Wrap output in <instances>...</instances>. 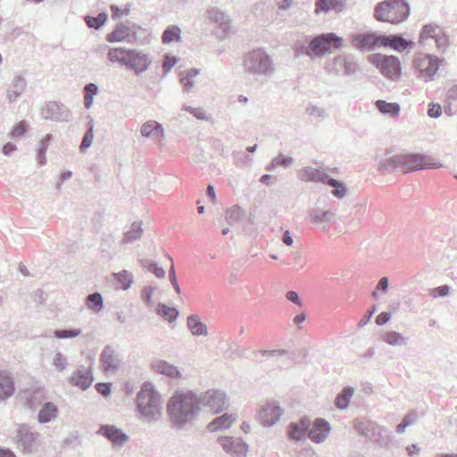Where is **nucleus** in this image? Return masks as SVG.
<instances>
[{
    "label": "nucleus",
    "instance_id": "nucleus-24",
    "mask_svg": "<svg viewBox=\"0 0 457 457\" xmlns=\"http://www.w3.org/2000/svg\"><path fill=\"white\" fill-rule=\"evenodd\" d=\"M310 426L311 420L306 417L301 419L298 422H292L289 425V437L295 441L303 439L308 432Z\"/></svg>",
    "mask_w": 457,
    "mask_h": 457
},
{
    "label": "nucleus",
    "instance_id": "nucleus-54",
    "mask_svg": "<svg viewBox=\"0 0 457 457\" xmlns=\"http://www.w3.org/2000/svg\"><path fill=\"white\" fill-rule=\"evenodd\" d=\"M94 134H93V124H90L87 130L83 136L82 142L80 144V150L83 152L87 149L93 141Z\"/></svg>",
    "mask_w": 457,
    "mask_h": 457
},
{
    "label": "nucleus",
    "instance_id": "nucleus-62",
    "mask_svg": "<svg viewBox=\"0 0 457 457\" xmlns=\"http://www.w3.org/2000/svg\"><path fill=\"white\" fill-rule=\"evenodd\" d=\"M169 278L173 286L175 291L177 294H180V287L177 280L176 272L173 264L171 265L170 270H169Z\"/></svg>",
    "mask_w": 457,
    "mask_h": 457
},
{
    "label": "nucleus",
    "instance_id": "nucleus-4",
    "mask_svg": "<svg viewBox=\"0 0 457 457\" xmlns=\"http://www.w3.org/2000/svg\"><path fill=\"white\" fill-rule=\"evenodd\" d=\"M352 45L364 51H372L376 47L385 46L400 51V36H386L377 33H360L353 35L351 39Z\"/></svg>",
    "mask_w": 457,
    "mask_h": 457
},
{
    "label": "nucleus",
    "instance_id": "nucleus-22",
    "mask_svg": "<svg viewBox=\"0 0 457 457\" xmlns=\"http://www.w3.org/2000/svg\"><path fill=\"white\" fill-rule=\"evenodd\" d=\"M329 175L322 169L305 167L299 171V179L305 182H321L326 184Z\"/></svg>",
    "mask_w": 457,
    "mask_h": 457
},
{
    "label": "nucleus",
    "instance_id": "nucleus-28",
    "mask_svg": "<svg viewBox=\"0 0 457 457\" xmlns=\"http://www.w3.org/2000/svg\"><path fill=\"white\" fill-rule=\"evenodd\" d=\"M393 150L387 149L385 157L379 161V170L385 173L394 171L400 164V157L397 154H392Z\"/></svg>",
    "mask_w": 457,
    "mask_h": 457
},
{
    "label": "nucleus",
    "instance_id": "nucleus-43",
    "mask_svg": "<svg viewBox=\"0 0 457 457\" xmlns=\"http://www.w3.org/2000/svg\"><path fill=\"white\" fill-rule=\"evenodd\" d=\"M244 215V211L238 205H233L230 208L227 209L225 219L228 225L233 226L235 223L238 222Z\"/></svg>",
    "mask_w": 457,
    "mask_h": 457
},
{
    "label": "nucleus",
    "instance_id": "nucleus-21",
    "mask_svg": "<svg viewBox=\"0 0 457 457\" xmlns=\"http://www.w3.org/2000/svg\"><path fill=\"white\" fill-rule=\"evenodd\" d=\"M330 431V425L324 419H316L308 428V437L314 443L323 442Z\"/></svg>",
    "mask_w": 457,
    "mask_h": 457
},
{
    "label": "nucleus",
    "instance_id": "nucleus-51",
    "mask_svg": "<svg viewBox=\"0 0 457 457\" xmlns=\"http://www.w3.org/2000/svg\"><path fill=\"white\" fill-rule=\"evenodd\" d=\"M81 334L79 328H65V329H55L54 336L59 339L72 338L79 337Z\"/></svg>",
    "mask_w": 457,
    "mask_h": 457
},
{
    "label": "nucleus",
    "instance_id": "nucleus-37",
    "mask_svg": "<svg viewBox=\"0 0 457 457\" xmlns=\"http://www.w3.org/2000/svg\"><path fill=\"white\" fill-rule=\"evenodd\" d=\"M143 235V228L141 222H133L130 229L124 233L121 240L122 244H132L138 240Z\"/></svg>",
    "mask_w": 457,
    "mask_h": 457
},
{
    "label": "nucleus",
    "instance_id": "nucleus-18",
    "mask_svg": "<svg viewBox=\"0 0 457 457\" xmlns=\"http://www.w3.org/2000/svg\"><path fill=\"white\" fill-rule=\"evenodd\" d=\"M434 39L437 49L445 50L449 45V37L439 26L435 24L425 25L420 36V41Z\"/></svg>",
    "mask_w": 457,
    "mask_h": 457
},
{
    "label": "nucleus",
    "instance_id": "nucleus-47",
    "mask_svg": "<svg viewBox=\"0 0 457 457\" xmlns=\"http://www.w3.org/2000/svg\"><path fill=\"white\" fill-rule=\"evenodd\" d=\"M327 185L332 187L334 189L332 195L337 198H343L346 193V187L345 184L337 179L329 177Z\"/></svg>",
    "mask_w": 457,
    "mask_h": 457
},
{
    "label": "nucleus",
    "instance_id": "nucleus-34",
    "mask_svg": "<svg viewBox=\"0 0 457 457\" xmlns=\"http://www.w3.org/2000/svg\"><path fill=\"white\" fill-rule=\"evenodd\" d=\"M309 215L311 221L315 224H327L335 217V213L329 210H321L320 208L312 209Z\"/></svg>",
    "mask_w": 457,
    "mask_h": 457
},
{
    "label": "nucleus",
    "instance_id": "nucleus-64",
    "mask_svg": "<svg viewBox=\"0 0 457 457\" xmlns=\"http://www.w3.org/2000/svg\"><path fill=\"white\" fill-rule=\"evenodd\" d=\"M96 388L97 392L104 396H107L111 393V384L109 383H97Z\"/></svg>",
    "mask_w": 457,
    "mask_h": 457
},
{
    "label": "nucleus",
    "instance_id": "nucleus-9",
    "mask_svg": "<svg viewBox=\"0 0 457 457\" xmlns=\"http://www.w3.org/2000/svg\"><path fill=\"white\" fill-rule=\"evenodd\" d=\"M197 400L201 409L208 407L214 413L221 412L228 407L227 395L220 390H207L197 393Z\"/></svg>",
    "mask_w": 457,
    "mask_h": 457
},
{
    "label": "nucleus",
    "instance_id": "nucleus-50",
    "mask_svg": "<svg viewBox=\"0 0 457 457\" xmlns=\"http://www.w3.org/2000/svg\"><path fill=\"white\" fill-rule=\"evenodd\" d=\"M52 364L57 371H63L68 366V358L61 352H56L54 354Z\"/></svg>",
    "mask_w": 457,
    "mask_h": 457
},
{
    "label": "nucleus",
    "instance_id": "nucleus-8",
    "mask_svg": "<svg viewBox=\"0 0 457 457\" xmlns=\"http://www.w3.org/2000/svg\"><path fill=\"white\" fill-rule=\"evenodd\" d=\"M439 160L428 154H407L402 158V171L411 172L424 169H440Z\"/></svg>",
    "mask_w": 457,
    "mask_h": 457
},
{
    "label": "nucleus",
    "instance_id": "nucleus-7",
    "mask_svg": "<svg viewBox=\"0 0 457 457\" xmlns=\"http://www.w3.org/2000/svg\"><path fill=\"white\" fill-rule=\"evenodd\" d=\"M445 64V59L431 54H421L414 57L413 66L417 76L424 82L436 79L441 66Z\"/></svg>",
    "mask_w": 457,
    "mask_h": 457
},
{
    "label": "nucleus",
    "instance_id": "nucleus-12",
    "mask_svg": "<svg viewBox=\"0 0 457 457\" xmlns=\"http://www.w3.org/2000/svg\"><path fill=\"white\" fill-rule=\"evenodd\" d=\"M371 62L379 67L381 72L387 78L396 79L400 77V62L394 55L375 54Z\"/></svg>",
    "mask_w": 457,
    "mask_h": 457
},
{
    "label": "nucleus",
    "instance_id": "nucleus-33",
    "mask_svg": "<svg viewBox=\"0 0 457 457\" xmlns=\"http://www.w3.org/2000/svg\"><path fill=\"white\" fill-rule=\"evenodd\" d=\"M135 25H133V29H131L129 27L124 24L117 25L116 29L111 34H109L106 38L111 43L120 42L123 40L129 41L130 31H132L135 34Z\"/></svg>",
    "mask_w": 457,
    "mask_h": 457
},
{
    "label": "nucleus",
    "instance_id": "nucleus-49",
    "mask_svg": "<svg viewBox=\"0 0 457 457\" xmlns=\"http://www.w3.org/2000/svg\"><path fill=\"white\" fill-rule=\"evenodd\" d=\"M389 287V281L386 277L381 278L375 290L372 293V298L375 301H378L382 295H385L387 293Z\"/></svg>",
    "mask_w": 457,
    "mask_h": 457
},
{
    "label": "nucleus",
    "instance_id": "nucleus-3",
    "mask_svg": "<svg viewBox=\"0 0 457 457\" xmlns=\"http://www.w3.org/2000/svg\"><path fill=\"white\" fill-rule=\"evenodd\" d=\"M107 55L110 62H119L135 71L137 74L146 71L152 62L148 54L137 49L111 48Z\"/></svg>",
    "mask_w": 457,
    "mask_h": 457
},
{
    "label": "nucleus",
    "instance_id": "nucleus-48",
    "mask_svg": "<svg viewBox=\"0 0 457 457\" xmlns=\"http://www.w3.org/2000/svg\"><path fill=\"white\" fill-rule=\"evenodd\" d=\"M107 13L100 12L96 17L86 16L85 21L89 28L99 29L107 21Z\"/></svg>",
    "mask_w": 457,
    "mask_h": 457
},
{
    "label": "nucleus",
    "instance_id": "nucleus-2",
    "mask_svg": "<svg viewBox=\"0 0 457 457\" xmlns=\"http://www.w3.org/2000/svg\"><path fill=\"white\" fill-rule=\"evenodd\" d=\"M136 403L137 418L143 423L154 425L162 420L163 403L153 384L145 382L141 386Z\"/></svg>",
    "mask_w": 457,
    "mask_h": 457
},
{
    "label": "nucleus",
    "instance_id": "nucleus-5",
    "mask_svg": "<svg viewBox=\"0 0 457 457\" xmlns=\"http://www.w3.org/2000/svg\"><path fill=\"white\" fill-rule=\"evenodd\" d=\"M244 67L253 75L270 77L275 72L273 62L262 49H254L245 55Z\"/></svg>",
    "mask_w": 457,
    "mask_h": 457
},
{
    "label": "nucleus",
    "instance_id": "nucleus-52",
    "mask_svg": "<svg viewBox=\"0 0 457 457\" xmlns=\"http://www.w3.org/2000/svg\"><path fill=\"white\" fill-rule=\"evenodd\" d=\"M114 276L124 290L128 289L133 282L132 276L127 270L115 273Z\"/></svg>",
    "mask_w": 457,
    "mask_h": 457
},
{
    "label": "nucleus",
    "instance_id": "nucleus-15",
    "mask_svg": "<svg viewBox=\"0 0 457 457\" xmlns=\"http://www.w3.org/2000/svg\"><path fill=\"white\" fill-rule=\"evenodd\" d=\"M42 116L45 120L55 122H67L70 120L71 112L62 104L58 102H48L42 108Z\"/></svg>",
    "mask_w": 457,
    "mask_h": 457
},
{
    "label": "nucleus",
    "instance_id": "nucleus-59",
    "mask_svg": "<svg viewBox=\"0 0 457 457\" xmlns=\"http://www.w3.org/2000/svg\"><path fill=\"white\" fill-rule=\"evenodd\" d=\"M27 131V124L24 120L20 121L18 124L14 126L12 129L11 135L12 137H20L25 134Z\"/></svg>",
    "mask_w": 457,
    "mask_h": 457
},
{
    "label": "nucleus",
    "instance_id": "nucleus-26",
    "mask_svg": "<svg viewBox=\"0 0 457 457\" xmlns=\"http://www.w3.org/2000/svg\"><path fill=\"white\" fill-rule=\"evenodd\" d=\"M236 420V415L224 413L215 418L212 421H211L207 426V429L210 432H217L221 431L223 429H227L230 428V426L235 422Z\"/></svg>",
    "mask_w": 457,
    "mask_h": 457
},
{
    "label": "nucleus",
    "instance_id": "nucleus-38",
    "mask_svg": "<svg viewBox=\"0 0 457 457\" xmlns=\"http://www.w3.org/2000/svg\"><path fill=\"white\" fill-rule=\"evenodd\" d=\"M354 388L352 386L345 387L336 397L335 405L337 408L340 410H345L348 405L351 398L354 394Z\"/></svg>",
    "mask_w": 457,
    "mask_h": 457
},
{
    "label": "nucleus",
    "instance_id": "nucleus-13",
    "mask_svg": "<svg viewBox=\"0 0 457 457\" xmlns=\"http://www.w3.org/2000/svg\"><path fill=\"white\" fill-rule=\"evenodd\" d=\"M39 434L32 431L27 425H21L17 429L15 439L22 451L31 453L37 449Z\"/></svg>",
    "mask_w": 457,
    "mask_h": 457
},
{
    "label": "nucleus",
    "instance_id": "nucleus-31",
    "mask_svg": "<svg viewBox=\"0 0 457 457\" xmlns=\"http://www.w3.org/2000/svg\"><path fill=\"white\" fill-rule=\"evenodd\" d=\"M14 393V382L6 371L0 370V399H6Z\"/></svg>",
    "mask_w": 457,
    "mask_h": 457
},
{
    "label": "nucleus",
    "instance_id": "nucleus-11",
    "mask_svg": "<svg viewBox=\"0 0 457 457\" xmlns=\"http://www.w3.org/2000/svg\"><path fill=\"white\" fill-rule=\"evenodd\" d=\"M400 13V0H386L375 8V18L378 21L398 23Z\"/></svg>",
    "mask_w": 457,
    "mask_h": 457
},
{
    "label": "nucleus",
    "instance_id": "nucleus-56",
    "mask_svg": "<svg viewBox=\"0 0 457 457\" xmlns=\"http://www.w3.org/2000/svg\"><path fill=\"white\" fill-rule=\"evenodd\" d=\"M183 109L189 113H191L193 116H195L198 120H207L208 116L206 112L202 108H193L191 106H184Z\"/></svg>",
    "mask_w": 457,
    "mask_h": 457
},
{
    "label": "nucleus",
    "instance_id": "nucleus-60",
    "mask_svg": "<svg viewBox=\"0 0 457 457\" xmlns=\"http://www.w3.org/2000/svg\"><path fill=\"white\" fill-rule=\"evenodd\" d=\"M147 270L154 273L158 278H163L165 277V270L162 267H159L154 262L149 263Z\"/></svg>",
    "mask_w": 457,
    "mask_h": 457
},
{
    "label": "nucleus",
    "instance_id": "nucleus-55",
    "mask_svg": "<svg viewBox=\"0 0 457 457\" xmlns=\"http://www.w3.org/2000/svg\"><path fill=\"white\" fill-rule=\"evenodd\" d=\"M305 112L309 116L316 118H325L327 116V112L324 108L312 104H310L305 108Z\"/></svg>",
    "mask_w": 457,
    "mask_h": 457
},
{
    "label": "nucleus",
    "instance_id": "nucleus-58",
    "mask_svg": "<svg viewBox=\"0 0 457 457\" xmlns=\"http://www.w3.org/2000/svg\"><path fill=\"white\" fill-rule=\"evenodd\" d=\"M450 287L447 285H442L430 289V295L432 297L445 296L449 294Z\"/></svg>",
    "mask_w": 457,
    "mask_h": 457
},
{
    "label": "nucleus",
    "instance_id": "nucleus-57",
    "mask_svg": "<svg viewBox=\"0 0 457 457\" xmlns=\"http://www.w3.org/2000/svg\"><path fill=\"white\" fill-rule=\"evenodd\" d=\"M154 288L151 286L145 287L141 292V298L145 303L147 306L153 305L152 295L154 294Z\"/></svg>",
    "mask_w": 457,
    "mask_h": 457
},
{
    "label": "nucleus",
    "instance_id": "nucleus-6",
    "mask_svg": "<svg viewBox=\"0 0 457 457\" xmlns=\"http://www.w3.org/2000/svg\"><path fill=\"white\" fill-rule=\"evenodd\" d=\"M342 46V38L334 33L321 34L313 37L308 46H302L295 50L296 56L306 54L308 56L322 55L328 52L331 47L335 49L340 48Z\"/></svg>",
    "mask_w": 457,
    "mask_h": 457
},
{
    "label": "nucleus",
    "instance_id": "nucleus-20",
    "mask_svg": "<svg viewBox=\"0 0 457 457\" xmlns=\"http://www.w3.org/2000/svg\"><path fill=\"white\" fill-rule=\"evenodd\" d=\"M68 381L71 386H78L82 390H87L93 382L91 370L84 365H79L69 377Z\"/></svg>",
    "mask_w": 457,
    "mask_h": 457
},
{
    "label": "nucleus",
    "instance_id": "nucleus-35",
    "mask_svg": "<svg viewBox=\"0 0 457 457\" xmlns=\"http://www.w3.org/2000/svg\"><path fill=\"white\" fill-rule=\"evenodd\" d=\"M57 406L51 403H45L38 412L37 419L40 423H47L57 416Z\"/></svg>",
    "mask_w": 457,
    "mask_h": 457
},
{
    "label": "nucleus",
    "instance_id": "nucleus-42",
    "mask_svg": "<svg viewBox=\"0 0 457 457\" xmlns=\"http://www.w3.org/2000/svg\"><path fill=\"white\" fill-rule=\"evenodd\" d=\"M180 32V29L176 25L167 27L162 33V42L163 44H170L172 41H179Z\"/></svg>",
    "mask_w": 457,
    "mask_h": 457
},
{
    "label": "nucleus",
    "instance_id": "nucleus-29",
    "mask_svg": "<svg viewBox=\"0 0 457 457\" xmlns=\"http://www.w3.org/2000/svg\"><path fill=\"white\" fill-rule=\"evenodd\" d=\"M153 369L155 372L165 375L170 378H179L182 376L176 366L164 361H157L154 362Z\"/></svg>",
    "mask_w": 457,
    "mask_h": 457
},
{
    "label": "nucleus",
    "instance_id": "nucleus-32",
    "mask_svg": "<svg viewBox=\"0 0 457 457\" xmlns=\"http://www.w3.org/2000/svg\"><path fill=\"white\" fill-rule=\"evenodd\" d=\"M345 0H317L316 12L335 11L340 12L344 10Z\"/></svg>",
    "mask_w": 457,
    "mask_h": 457
},
{
    "label": "nucleus",
    "instance_id": "nucleus-19",
    "mask_svg": "<svg viewBox=\"0 0 457 457\" xmlns=\"http://www.w3.org/2000/svg\"><path fill=\"white\" fill-rule=\"evenodd\" d=\"M283 409L275 403H269L262 406L259 411L261 423L265 427L275 425L283 415Z\"/></svg>",
    "mask_w": 457,
    "mask_h": 457
},
{
    "label": "nucleus",
    "instance_id": "nucleus-40",
    "mask_svg": "<svg viewBox=\"0 0 457 457\" xmlns=\"http://www.w3.org/2000/svg\"><path fill=\"white\" fill-rule=\"evenodd\" d=\"M156 313L169 322H173L179 316V312L174 307H170L164 303H159L156 307Z\"/></svg>",
    "mask_w": 457,
    "mask_h": 457
},
{
    "label": "nucleus",
    "instance_id": "nucleus-25",
    "mask_svg": "<svg viewBox=\"0 0 457 457\" xmlns=\"http://www.w3.org/2000/svg\"><path fill=\"white\" fill-rule=\"evenodd\" d=\"M208 18L219 25L223 37L229 31L230 19L224 12L218 8H212L208 11Z\"/></svg>",
    "mask_w": 457,
    "mask_h": 457
},
{
    "label": "nucleus",
    "instance_id": "nucleus-36",
    "mask_svg": "<svg viewBox=\"0 0 457 457\" xmlns=\"http://www.w3.org/2000/svg\"><path fill=\"white\" fill-rule=\"evenodd\" d=\"M187 325L188 329L194 336H207L208 330L205 324L194 315H190L187 319Z\"/></svg>",
    "mask_w": 457,
    "mask_h": 457
},
{
    "label": "nucleus",
    "instance_id": "nucleus-44",
    "mask_svg": "<svg viewBox=\"0 0 457 457\" xmlns=\"http://www.w3.org/2000/svg\"><path fill=\"white\" fill-rule=\"evenodd\" d=\"M86 303L93 311L99 312L104 308L102 295L97 292L88 295L86 298Z\"/></svg>",
    "mask_w": 457,
    "mask_h": 457
},
{
    "label": "nucleus",
    "instance_id": "nucleus-45",
    "mask_svg": "<svg viewBox=\"0 0 457 457\" xmlns=\"http://www.w3.org/2000/svg\"><path fill=\"white\" fill-rule=\"evenodd\" d=\"M200 71L195 68H192L187 71H183L180 73V82L183 84L186 90L191 89L195 82L193 78L196 77L199 74Z\"/></svg>",
    "mask_w": 457,
    "mask_h": 457
},
{
    "label": "nucleus",
    "instance_id": "nucleus-10",
    "mask_svg": "<svg viewBox=\"0 0 457 457\" xmlns=\"http://www.w3.org/2000/svg\"><path fill=\"white\" fill-rule=\"evenodd\" d=\"M96 434L105 437L115 449L124 447L130 440L129 436L122 429L110 424L100 425Z\"/></svg>",
    "mask_w": 457,
    "mask_h": 457
},
{
    "label": "nucleus",
    "instance_id": "nucleus-1",
    "mask_svg": "<svg viewBox=\"0 0 457 457\" xmlns=\"http://www.w3.org/2000/svg\"><path fill=\"white\" fill-rule=\"evenodd\" d=\"M200 412L197 393L193 390H177L167 403L169 420L179 430L193 424Z\"/></svg>",
    "mask_w": 457,
    "mask_h": 457
},
{
    "label": "nucleus",
    "instance_id": "nucleus-14",
    "mask_svg": "<svg viewBox=\"0 0 457 457\" xmlns=\"http://www.w3.org/2000/svg\"><path fill=\"white\" fill-rule=\"evenodd\" d=\"M353 424L359 435L374 442L379 443L381 441L384 429L373 421L364 418H357L353 420Z\"/></svg>",
    "mask_w": 457,
    "mask_h": 457
},
{
    "label": "nucleus",
    "instance_id": "nucleus-53",
    "mask_svg": "<svg viewBox=\"0 0 457 457\" xmlns=\"http://www.w3.org/2000/svg\"><path fill=\"white\" fill-rule=\"evenodd\" d=\"M381 339L390 345H396L400 340V335L395 331H386L382 333Z\"/></svg>",
    "mask_w": 457,
    "mask_h": 457
},
{
    "label": "nucleus",
    "instance_id": "nucleus-39",
    "mask_svg": "<svg viewBox=\"0 0 457 457\" xmlns=\"http://www.w3.org/2000/svg\"><path fill=\"white\" fill-rule=\"evenodd\" d=\"M375 106L383 114L390 116H397L400 112V105L397 103H387L384 100H377Z\"/></svg>",
    "mask_w": 457,
    "mask_h": 457
},
{
    "label": "nucleus",
    "instance_id": "nucleus-41",
    "mask_svg": "<svg viewBox=\"0 0 457 457\" xmlns=\"http://www.w3.org/2000/svg\"><path fill=\"white\" fill-rule=\"evenodd\" d=\"M295 163V160L293 157L286 156L282 154H279L277 157H275L270 163L266 167V170L269 171H272L278 166H282L284 168H288Z\"/></svg>",
    "mask_w": 457,
    "mask_h": 457
},
{
    "label": "nucleus",
    "instance_id": "nucleus-61",
    "mask_svg": "<svg viewBox=\"0 0 457 457\" xmlns=\"http://www.w3.org/2000/svg\"><path fill=\"white\" fill-rule=\"evenodd\" d=\"M377 312V305L372 304L370 309L363 315V317L358 322L359 327H363L369 323L373 314Z\"/></svg>",
    "mask_w": 457,
    "mask_h": 457
},
{
    "label": "nucleus",
    "instance_id": "nucleus-30",
    "mask_svg": "<svg viewBox=\"0 0 457 457\" xmlns=\"http://www.w3.org/2000/svg\"><path fill=\"white\" fill-rule=\"evenodd\" d=\"M27 82L21 76H15L7 90V99L12 103L15 101L25 90Z\"/></svg>",
    "mask_w": 457,
    "mask_h": 457
},
{
    "label": "nucleus",
    "instance_id": "nucleus-63",
    "mask_svg": "<svg viewBox=\"0 0 457 457\" xmlns=\"http://www.w3.org/2000/svg\"><path fill=\"white\" fill-rule=\"evenodd\" d=\"M178 62V59L174 56L165 55L163 62V70L165 72H169L173 66Z\"/></svg>",
    "mask_w": 457,
    "mask_h": 457
},
{
    "label": "nucleus",
    "instance_id": "nucleus-46",
    "mask_svg": "<svg viewBox=\"0 0 457 457\" xmlns=\"http://www.w3.org/2000/svg\"><path fill=\"white\" fill-rule=\"evenodd\" d=\"M52 139H53V136L51 134H47L40 141V146L37 149V162L40 165H44L46 162V153L48 149L49 144Z\"/></svg>",
    "mask_w": 457,
    "mask_h": 457
},
{
    "label": "nucleus",
    "instance_id": "nucleus-17",
    "mask_svg": "<svg viewBox=\"0 0 457 457\" xmlns=\"http://www.w3.org/2000/svg\"><path fill=\"white\" fill-rule=\"evenodd\" d=\"M100 361L104 373L115 374L120 367L122 359L113 346L107 345L100 354Z\"/></svg>",
    "mask_w": 457,
    "mask_h": 457
},
{
    "label": "nucleus",
    "instance_id": "nucleus-23",
    "mask_svg": "<svg viewBox=\"0 0 457 457\" xmlns=\"http://www.w3.org/2000/svg\"><path fill=\"white\" fill-rule=\"evenodd\" d=\"M333 64L337 70V72H339L342 69H344V73L345 75L354 74L358 71V64L353 59V57L348 55H339L336 57L333 61Z\"/></svg>",
    "mask_w": 457,
    "mask_h": 457
},
{
    "label": "nucleus",
    "instance_id": "nucleus-27",
    "mask_svg": "<svg viewBox=\"0 0 457 457\" xmlns=\"http://www.w3.org/2000/svg\"><path fill=\"white\" fill-rule=\"evenodd\" d=\"M140 133L145 137H153L160 140L164 136V130L161 123L155 120L145 122L140 129Z\"/></svg>",
    "mask_w": 457,
    "mask_h": 457
},
{
    "label": "nucleus",
    "instance_id": "nucleus-16",
    "mask_svg": "<svg viewBox=\"0 0 457 457\" xmlns=\"http://www.w3.org/2000/svg\"><path fill=\"white\" fill-rule=\"evenodd\" d=\"M218 444L231 457H245L248 445L239 437L220 436Z\"/></svg>",
    "mask_w": 457,
    "mask_h": 457
}]
</instances>
